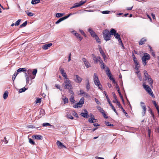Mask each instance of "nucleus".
I'll return each mask as SVG.
<instances>
[{
  "instance_id": "54",
  "label": "nucleus",
  "mask_w": 159,
  "mask_h": 159,
  "mask_svg": "<svg viewBox=\"0 0 159 159\" xmlns=\"http://www.w3.org/2000/svg\"><path fill=\"white\" fill-rule=\"evenodd\" d=\"M105 123L106 125L108 126H113V124H110V123L108 122H105Z\"/></svg>"
},
{
  "instance_id": "58",
  "label": "nucleus",
  "mask_w": 159,
  "mask_h": 159,
  "mask_svg": "<svg viewBox=\"0 0 159 159\" xmlns=\"http://www.w3.org/2000/svg\"><path fill=\"white\" fill-rule=\"evenodd\" d=\"M102 115H103V117L106 119H107L108 118V117L107 116L106 114L105 113V112L104 111L103 112V113H102Z\"/></svg>"
},
{
  "instance_id": "27",
  "label": "nucleus",
  "mask_w": 159,
  "mask_h": 159,
  "mask_svg": "<svg viewBox=\"0 0 159 159\" xmlns=\"http://www.w3.org/2000/svg\"><path fill=\"white\" fill-rule=\"evenodd\" d=\"M75 36L78 39H79L80 41H81L83 39V38L80 36V35L78 33H75Z\"/></svg>"
},
{
  "instance_id": "50",
  "label": "nucleus",
  "mask_w": 159,
  "mask_h": 159,
  "mask_svg": "<svg viewBox=\"0 0 159 159\" xmlns=\"http://www.w3.org/2000/svg\"><path fill=\"white\" fill-rule=\"evenodd\" d=\"M100 64H101V68L104 69L105 68V64L103 63V62L102 61V62L100 63Z\"/></svg>"
},
{
  "instance_id": "18",
  "label": "nucleus",
  "mask_w": 159,
  "mask_h": 159,
  "mask_svg": "<svg viewBox=\"0 0 159 159\" xmlns=\"http://www.w3.org/2000/svg\"><path fill=\"white\" fill-rule=\"evenodd\" d=\"M80 94L81 95H84V96H85L87 98H89L90 97L89 95L86 92L84 91L83 90H80Z\"/></svg>"
},
{
  "instance_id": "14",
  "label": "nucleus",
  "mask_w": 159,
  "mask_h": 159,
  "mask_svg": "<svg viewBox=\"0 0 159 159\" xmlns=\"http://www.w3.org/2000/svg\"><path fill=\"white\" fill-rule=\"evenodd\" d=\"M75 81L78 83H80L81 82L82 79L78 75H75Z\"/></svg>"
},
{
  "instance_id": "61",
  "label": "nucleus",
  "mask_w": 159,
  "mask_h": 159,
  "mask_svg": "<svg viewBox=\"0 0 159 159\" xmlns=\"http://www.w3.org/2000/svg\"><path fill=\"white\" fill-rule=\"evenodd\" d=\"M150 52H151V53L152 54V55L153 57H155V53H154V51L153 50H152V51H150Z\"/></svg>"
},
{
  "instance_id": "40",
  "label": "nucleus",
  "mask_w": 159,
  "mask_h": 159,
  "mask_svg": "<svg viewBox=\"0 0 159 159\" xmlns=\"http://www.w3.org/2000/svg\"><path fill=\"white\" fill-rule=\"evenodd\" d=\"M18 74V72H15L14 73L12 77V79L13 81H14L16 76Z\"/></svg>"
},
{
  "instance_id": "7",
  "label": "nucleus",
  "mask_w": 159,
  "mask_h": 159,
  "mask_svg": "<svg viewBox=\"0 0 159 159\" xmlns=\"http://www.w3.org/2000/svg\"><path fill=\"white\" fill-rule=\"evenodd\" d=\"M111 35H114L116 39H118L120 38V34L116 32V31L115 29L113 28L111 29Z\"/></svg>"
},
{
  "instance_id": "46",
  "label": "nucleus",
  "mask_w": 159,
  "mask_h": 159,
  "mask_svg": "<svg viewBox=\"0 0 159 159\" xmlns=\"http://www.w3.org/2000/svg\"><path fill=\"white\" fill-rule=\"evenodd\" d=\"M33 71L31 69H29L27 71V73L30 76V75H32V73Z\"/></svg>"
},
{
  "instance_id": "59",
  "label": "nucleus",
  "mask_w": 159,
  "mask_h": 159,
  "mask_svg": "<svg viewBox=\"0 0 159 159\" xmlns=\"http://www.w3.org/2000/svg\"><path fill=\"white\" fill-rule=\"evenodd\" d=\"M112 94L113 95L114 99H116V101L117 100V97H116L115 93L114 92L112 93Z\"/></svg>"
},
{
  "instance_id": "23",
  "label": "nucleus",
  "mask_w": 159,
  "mask_h": 159,
  "mask_svg": "<svg viewBox=\"0 0 159 159\" xmlns=\"http://www.w3.org/2000/svg\"><path fill=\"white\" fill-rule=\"evenodd\" d=\"M146 41V40L144 38L142 39L139 42V44L140 45H142Z\"/></svg>"
},
{
  "instance_id": "60",
  "label": "nucleus",
  "mask_w": 159,
  "mask_h": 159,
  "mask_svg": "<svg viewBox=\"0 0 159 159\" xmlns=\"http://www.w3.org/2000/svg\"><path fill=\"white\" fill-rule=\"evenodd\" d=\"M123 111V113L125 114V115L126 116H127L128 115L127 114V113H126V112L125 111V110L124 109L123 107H122L121 109Z\"/></svg>"
},
{
  "instance_id": "9",
  "label": "nucleus",
  "mask_w": 159,
  "mask_h": 159,
  "mask_svg": "<svg viewBox=\"0 0 159 159\" xmlns=\"http://www.w3.org/2000/svg\"><path fill=\"white\" fill-rule=\"evenodd\" d=\"M140 104L141 107L143 109V111L142 112V115L143 116H144L145 115L147 108L144 102H140Z\"/></svg>"
},
{
  "instance_id": "35",
  "label": "nucleus",
  "mask_w": 159,
  "mask_h": 159,
  "mask_svg": "<svg viewBox=\"0 0 159 159\" xmlns=\"http://www.w3.org/2000/svg\"><path fill=\"white\" fill-rule=\"evenodd\" d=\"M21 20L20 19L18 20L15 23V25L16 26H18L20 23Z\"/></svg>"
},
{
  "instance_id": "22",
  "label": "nucleus",
  "mask_w": 159,
  "mask_h": 159,
  "mask_svg": "<svg viewBox=\"0 0 159 159\" xmlns=\"http://www.w3.org/2000/svg\"><path fill=\"white\" fill-rule=\"evenodd\" d=\"M80 115L81 116H83L84 118H88L89 116L88 115V113H87L82 112L81 113Z\"/></svg>"
},
{
  "instance_id": "16",
  "label": "nucleus",
  "mask_w": 159,
  "mask_h": 159,
  "mask_svg": "<svg viewBox=\"0 0 159 159\" xmlns=\"http://www.w3.org/2000/svg\"><path fill=\"white\" fill-rule=\"evenodd\" d=\"M105 71L106 73V74L107 76L109 77V78L110 77H111L112 75L108 67H106Z\"/></svg>"
},
{
  "instance_id": "17",
  "label": "nucleus",
  "mask_w": 159,
  "mask_h": 159,
  "mask_svg": "<svg viewBox=\"0 0 159 159\" xmlns=\"http://www.w3.org/2000/svg\"><path fill=\"white\" fill-rule=\"evenodd\" d=\"M88 31L90 33L91 36L93 38L94 37V35H97V34H95V32L91 28H89L88 29Z\"/></svg>"
},
{
  "instance_id": "32",
  "label": "nucleus",
  "mask_w": 159,
  "mask_h": 159,
  "mask_svg": "<svg viewBox=\"0 0 159 159\" xmlns=\"http://www.w3.org/2000/svg\"><path fill=\"white\" fill-rule=\"evenodd\" d=\"M100 54H101V55L102 56L103 58L105 59V58H106V56L104 53V51H103V50H102V51H100Z\"/></svg>"
},
{
  "instance_id": "48",
  "label": "nucleus",
  "mask_w": 159,
  "mask_h": 159,
  "mask_svg": "<svg viewBox=\"0 0 159 159\" xmlns=\"http://www.w3.org/2000/svg\"><path fill=\"white\" fill-rule=\"evenodd\" d=\"M62 99L64 101V103L65 104L66 103H67L68 102V100L67 98H63Z\"/></svg>"
},
{
  "instance_id": "47",
  "label": "nucleus",
  "mask_w": 159,
  "mask_h": 159,
  "mask_svg": "<svg viewBox=\"0 0 159 159\" xmlns=\"http://www.w3.org/2000/svg\"><path fill=\"white\" fill-rule=\"evenodd\" d=\"M152 102H153V104L155 106V107L157 110V109H159V106L157 105L156 101H152Z\"/></svg>"
},
{
  "instance_id": "29",
  "label": "nucleus",
  "mask_w": 159,
  "mask_h": 159,
  "mask_svg": "<svg viewBox=\"0 0 159 159\" xmlns=\"http://www.w3.org/2000/svg\"><path fill=\"white\" fill-rule=\"evenodd\" d=\"M40 2V0H32L31 3L32 4H35Z\"/></svg>"
},
{
  "instance_id": "53",
  "label": "nucleus",
  "mask_w": 159,
  "mask_h": 159,
  "mask_svg": "<svg viewBox=\"0 0 159 159\" xmlns=\"http://www.w3.org/2000/svg\"><path fill=\"white\" fill-rule=\"evenodd\" d=\"M110 11H104L102 12V13L103 14H107L109 13Z\"/></svg>"
},
{
  "instance_id": "21",
  "label": "nucleus",
  "mask_w": 159,
  "mask_h": 159,
  "mask_svg": "<svg viewBox=\"0 0 159 159\" xmlns=\"http://www.w3.org/2000/svg\"><path fill=\"white\" fill-rule=\"evenodd\" d=\"M84 98H82L79 102H77V104H80V105H82L84 102Z\"/></svg>"
},
{
  "instance_id": "6",
  "label": "nucleus",
  "mask_w": 159,
  "mask_h": 159,
  "mask_svg": "<svg viewBox=\"0 0 159 159\" xmlns=\"http://www.w3.org/2000/svg\"><path fill=\"white\" fill-rule=\"evenodd\" d=\"M92 56L95 64H98V62H99V63L102 62V61L100 57H96L94 54H92Z\"/></svg>"
},
{
  "instance_id": "44",
  "label": "nucleus",
  "mask_w": 159,
  "mask_h": 159,
  "mask_svg": "<svg viewBox=\"0 0 159 159\" xmlns=\"http://www.w3.org/2000/svg\"><path fill=\"white\" fill-rule=\"evenodd\" d=\"M66 116L67 118L68 119H74V117L70 114H67Z\"/></svg>"
},
{
  "instance_id": "10",
  "label": "nucleus",
  "mask_w": 159,
  "mask_h": 159,
  "mask_svg": "<svg viewBox=\"0 0 159 159\" xmlns=\"http://www.w3.org/2000/svg\"><path fill=\"white\" fill-rule=\"evenodd\" d=\"M37 72V70L36 69H34L33 71L32 72L33 75H30L29 77L30 78L31 80L34 79L36 75Z\"/></svg>"
},
{
  "instance_id": "26",
  "label": "nucleus",
  "mask_w": 159,
  "mask_h": 159,
  "mask_svg": "<svg viewBox=\"0 0 159 159\" xmlns=\"http://www.w3.org/2000/svg\"><path fill=\"white\" fill-rule=\"evenodd\" d=\"M87 83L86 84V88L87 90V91H89V90L90 89V87L89 85V80L88 79L87 80Z\"/></svg>"
},
{
  "instance_id": "39",
  "label": "nucleus",
  "mask_w": 159,
  "mask_h": 159,
  "mask_svg": "<svg viewBox=\"0 0 159 159\" xmlns=\"http://www.w3.org/2000/svg\"><path fill=\"white\" fill-rule=\"evenodd\" d=\"M97 108L98 110L100 111V112L102 113H103L104 111L101 108V107L100 106H97Z\"/></svg>"
},
{
  "instance_id": "36",
  "label": "nucleus",
  "mask_w": 159,
  "mask_h": 159,
  "mask_svg": "<svg viewBox=\"0 0 159 159\" xmlns=\"http://www.w3.org/2000/svg\"><path fill=\"white\" fill-rule=\"evenodd\" d=\"M27 24V21H25L23 23L20 25V28H22L25 27Z\"/></svg>"
},
{
  "instance_id": "37",
  "label": "nucleus",
  "mask_w": 159,
  "mask_h": 159,
  "mask_svg": "<svg viewBox=\"0 0 159 159\" xmlns=\"http://www.w3.org/2000/svg\"><path fill=\"white\" fill-rule=\"evenodd\" d=\"M95 120L94 118H90L88 120V121L90 123H94L93 120Z\"/></svg>"
},
{
  "instance_id": "41",
  "label": "nucleus",
  "mask_w": 159,
  "mask_h": 159,
  "mask_svg": "<svg viewBox=\"0 0 159 159\" xmlns=\"http://www.w3.org/2000/svg\"><path fill=\"white\" fill-rule=\"evenodd\" d=\"M25 12L28 15V16H32L34 15V14H33L32 12H29L27 11H26Z\"/></svg>"
},
{
  "instance_id": "64",
  "label": "nucleus",
  "mask_w": 159,
  "mask_h": 159,
  "mask_svg": "<svg viewBox=\"0 0 159 159\" xmlns=\"http://www.w3.org/2000/svg\"><path fill=\"white\" fill-rule=\"evenodd\" d=\"M109 79L110 80H111L112 81V82L113 83H116L115 81L114 80V79L113 77H110Z\"/></svg>"
},
{
  "instance_id": "1",
  "label": "nucleus",
  "mask_w": 159,
  "mask_h": 159,
  "mask_svg": "<svg viewBox=\"0 0 159 159\" xmlns=\"http://www.w3.org/2000/svg\"><path fill=\"white\" fill-rule=\"evenodd\" d=\"M103 36L104 39L106 41H107L111 40V30L110 31L106 29L103 30L102 32Z\"/></svg>"
},
{
  "instance_id": "12",
  "label": "nucleus",
  "mask_w": 159,
  "mask_h": 159,
  "mask_svg": "<svg viewBox=\"0 0 159 159\" xmlns=\"http://www.w3.org/2000/svg\"><path fill=\"white\" fill-rule=\"evenodd\" d=\"M59 70L60 71L62 76L65 78V79H68L67 76L65 72L64 69L61 67L59 68Z\"/></svg>"
},
{
  "instance_id": "51",
  "label": "nucleus",
  "mask_w": 159,
  "mask_h": 159,
  "mask_svg": "<svg viewBox=\"0 0 159 159\" xmlns=\"http://www.w3.org/2000/svg\"><path fill=\"white\" fill-rule=\"evenodd\" d=\"M41 98H37L35 101V102H36V103H40L41 102Z\"/></svg>"
},
{
  "instance_id": "28",
  "label": "nucleus",
  "mask_w": 159,
  "mask_h": 159,
  "mask_svg": "<svg viewBox=\"0 0 159 159\" xmlns=\"http://www.w3.org/2000/svg\"><path fill=\"white\" fill-rule=\"evenodd\" d=\"M94 38H95L97 43H101L100 39H99V37H98L97 35H94Z\"/></svg>"
},
{
  "instance_id": "57",
  "label": "nucleus",
  "mask_w": 159,
  "mask_h": 159,
  "mask_svg": "<svg viewBox=\"0 0 159 159\" xmlns=\"http://www.w3.org/2000/svg\"><path fill=\"white\" fill-rule=\"evenodd\" d=\"M73 115L75 117L78 118V115L77 114V113L75 112V111H74L73 113Z\"/></svg>"
},
{
  "instance_id": "13",
  "label": "nucleus",
  "mask_w": 159,
  "mask_h": 159,
  "mask_svg": "<svg viewBox=\"0 0 159 159\" xmlns=\"http://www.w3.org/2000/svg\"><path fill=\"white\" fill-rule=\"evenodd\" d=\"M82 61L87 68H88L91 66L90 64L88 62L85 58H82Z\"/></svg>"
},
{
  "instance_id": "42",
  "label": "nucleus",
  "mask_w": 159,
  "mask_h": 159,
  "mask_svg": "<svg viewBox=\"0 0 159 159\" xmlns=\"http://www.w3.org/2000/svg\"><path fill=\"white\" fill-rule=\"evenodd\" d=\"M29 142L30 143L32 144L33 145H34L35 144V143L34 141L31 138H29Z\"/></svg>"
},
{
  "instance_id": "33",
  "label": "nucleus",
  "mask_w": 159,
  "mask_h": 159,
  "mask_svg": "<svg viewBox=\"0 0 159 159\" xmlns=\"http://www.w3.org/2000/svg\"><path fill=\"white\" fill-rule=\"evenodd\" d=\"M70 102L72 103L75 102V100L74 99V97L73 95H71L70 97Z\"/></svg>"
},
{
  "instance_id": "8",
  "label": "nucleus",
  "mask_w": 159,
  "mask_h": 159,
  "mask_svg": "<svg viewBox=\"0 0 159 159\" xmlns=\"http://www.w3.org/2000/svg\"><path fill=\"white\" fill-rule=\"evenodd\" d=\"M86 0H87L83 1L82 0L80 1L79 3H77L74 4V6L70 8V9H71L73 8L81 6L86 2Z\"/></svg>"
},
{
  "instance_id": "55",
  "label": "nucleus",
  "mask_w": 159,
  "mask_h": 159,
  "mask_svg": "<svg viewBox=\"0 0 159 159\" xmlns=\"http://www.w3.org/2000/svg\"><path fill=\"white\" fill-rule=\"evenodd\" d=\"M26 78V84H28L29 83V81H30V77L28 76Z\"/></svg>"
},
{
  "instance_id": "19",
  "label": "nucleus",
  "mask_w": 159,
  "mask_h": 159,
  "mask_svg": "<svg viewBox=\"0 0 159 159\" xmlns=\"http://www.w3.org/2000/svg\"><path fill=\"white\" fill-rule=\"evenodd\" d=\"M52 45V44L51 43L46 44L43 45L42 48L44 50H47Z\"/></svg>"
},
{
  "instance_id": "45",
  "label": "nucleus",
  "mask_w": 159,
  "mask_h": 159,
  "mask_svg": "<svg viewBox=\"0 0 159 159\" xmlns=\"http://www.w3.org/2000/svg\"><path fill=\"white\" fill-rule=\"evenodd\" d=\"M45 111L44 110L42 109L40 111V115L41 116H43L45 114Z\"/></svg>"
},
{
  "instance_id": "31",
  "label": "nucleus",
  "mask_w": 159,
  "mask_h": 159,
  "mask_svg": "<svg viewBox=\"0 0 159 159\" xmlns=\"http://www.w3.org/2000/svg\"><path fill=\"white\" fill-rule=\"evenodd\" d=\"M146 80H147L148 81V82H149V84L150 85L152 84L153 82V80L151 77H149V78H148V79H146Z\"/></svg>"
},
{
  "instance_id": "24",
  "label": "nucleus",
  "mask_w": 159,
  "mask_h": 159,
  "mask_svg": "<svg viewBox=\"0 0 159 159\" xmlns=\"http://www.w3.org/2000/svg\"><path fill=\"white\" fill-rule=\"evenodd\" d=\"M66 18L65 17H63L61 18H60L58 20H57L55 23L57 24H59V23L62 21L63 20L66 19Z\"/></svg>"
},
{
  "instance_id": "63",
  "label": "nucleus",
  "mask_w": 159,
  "mask_h": 159,
  "mask_svg": "<svg viewBox=\"0 0 159 159\" xmlns=\"http://www.w3.org/2000/svg\"><path fill=\"white\" fill-rule=\"evenodd\" d=\"M105 96L106 97V98L107 99V101L108 102H109V101H110V99H109L108 96H107V93H106V92H105Z\"/></svg>"
},
{
  "instance_id": "25",
  "label": "nucleus",
  "mask_w": 159,
  "mask_h": 159,
  "mask_svg": "<svg viewBox=\"0 0 159 159\" xmlns=\"http://www.w3.org/2000/svg\"><path fill=\"white\" fill-rule=\"evenodd\" d=\"M146 80L150 77L149 75L148 74L147 71L145 70L143 71Z\"/></svg>"
},
{
  "instance_id": "38",
  "label": "nucleus",
  "mask_w": 159,
  "mask_h": 159,
  "mask_svg": "<svg viewBox=\"0 0 159 159\" xmlns=\"http://www.w3.org/2000/svg\"><path fill=\"white\" fill-rule=\"evenodd\" d=\"M82 106V105H80V104H77V103L73 106V107L75 108H77L78 107H81Z\"/></svg>"
},
{
  "instance_id": "20",
  "label": "nucleus",
  "mask_w": 159,
  "mask_h": 159,
  "mask_svg": "<svg viewBox=\"0 0 159 159\" xmlns=\"http://www.w3.org/2000/svg\"><path fill=\"white\" fill-rule=\"evenodd\" d=\"M27 70H26V68H20L18 69L17 70V72H18V73H19V72H26V71Z\"/></svg>"
},
{
  "instance_id": "49",
  "label": "nucleus",
  "mask_w": 159,
  "mask_h": 159,
  "mask_svg": "<svg viewBox=\"0 0 159 159\" xmlns=\"http://www.w3.org/2000/svg\"><path fill=\"white\" fill-rule=\"evenodd\" d=\"M116 104L121 109L122 107H123L121 105L120 102L118 101V100L116 101Z\"/></svg>"
},
{
  "instance_id": "4",
  "label": "nucleus",
  "mask_w": 159,
  "mask_h": 159,
  "mask_svg": "<svg viewBox=\"0 0 159 159\" xmlns=\"http://www.w3.org/2000/svg\"><path fill=\"white\" fill-rule=\"evenodd\" d=\"M143 86L144 88L146 90V91L152 97H154V95L151 89L149 86L148 85H146L145 83H143Z\"/></svg>"
},
{
  "instance_id": "56",
  "label": "nucleus",
  "mask_w": 159,
  "mask_h": 159,
  "mask_svg": "<svg viewBox=\"0 0 159 159\" xmlns=\"http://www.w3.org/2000/svg\"><path fill=\"white\" fill-rule=\"evenodd\" d=\"M111 107V108L116 113L117 115H118V113H117V112L116 109H115V107H114L113 106H112Z\"/></svg>"
},
{
  "instance_id": "2",
  "label": "nucleus",
  "mask_w": 159,
  "mask_h": 159,
  "mask_svg": "<svg viewBox=\"0 0 159 159\" xmlns=\"http://www.w3.org/2000/svg\"><path fill=\"white\" fill-rule=\"evenodd\" d=\"M93 81L95 85L98 87V89L102 90V85L100 84L97 75L96 73L94 74Z\"/></svg>"
},
{
  "instance_id": "5",
  "label": "nucleus",
  "mask_w": 159,
  "mask_h": 159,
  "mask_svg": "<svg viewBox=\"0 0 159 159\" xmlns=\"http://www.w3.org/2000/svg\"><path fill=\"white\" fill-rule=\"evenodd\" d=\"M64 83L65 84V89H70L72 88V86L71 84L70 81L68 79L65 80Z\"/></svg>"
},
{
  "instance_id": "34",
  "label": "nucleus",
  "mask_w": 159,
  "mask_h": 159,
  "mask_svg": "<svg viewBox=\"0 0 159 159\" xmlns=\"http://www.w3.org/2000/svg\"><path fill=\"white\" fill-rule=\"evenodd\" d=\"M64 14H65L64 13H57L56 14V17L59 18L63 16Z\"/></svg>"
},
{
  "instance_id": "52",
  "label": "nucleus",
  "mask_w": 159,
  "mask_h": 159,
  "mask_svg": "<svg viewBox=\"0 0 159 159\" xmlns=\"http://www.w3.org/2000/svg\"><path fill=\"white\" fill-rule=\"evenodd\" d=\"M42 125L43 126H52L49 123H43L42 124Z\"/></svg>"
},
{
  "instance_id": "30",
  "label": "nucleus",
  "mask_w": 159,
  "mask_h": 159,
  "mask_svg": "<svg viewBox=\"0 0 159 159\" xmlns=\"http://www.w3.org/2000/svg\"><path fill=\"white\" fill-rule=\"evenodd\" d=\"M8 95V92L7 91H5L3 95V98L4 99H6L7 98Z\"/></svg>"
},
{
  "instance_id": "11",
  "label": "nucleus",
  "mask_w": 159,
  "mask_h": 159,
  "mask_svg": "<svg viewBox=\"0 0 159 159\" xmlns=\"http://www.w3.org/2000/svg\"><path fill=\"white\" fill-rule=\"evenodd\" d=\"M32 138L34 139L42 140L43 136L40 135H34L32 136Z\"/></svg>"
},
{
  "instance_id": "43",
  "label": "nucleus",
  "mask_w": 159,
  "mask_h": 159,
  "mask_svg": "<svg viewBox=\"0 0 159 159\" xmlns=\"http://www.w3.org/2000/svg\"><path fill=\"white\" fill-rule=\"evenodd\" d=\"M26 90V89L24 87L22 89H20L19 90V92L20 93H21L25 92Z\"/></svg>"
},
{
  "instance_id": "15",
  "label": "nucleus",
  "mask_w": 159,
  "mask_h": 159,
  "mask_svg": "<svg viewBox=\"0 0 159 159\" xmlns=\"http://www.w3.org/2000/svg\"><path fill=\"white\" fill-rule=\"evenodd\" d=\"M57 144L60 148H66V147L62 143L59 141H57Z\"/></svg>"
},
{
  "instance_id": "62",
  "label": "nucleus",
  "mask_w": 159,
  "mask_h": 159,
  "mask_svg": "<svg viewBox=\"0 0 159 159\" xmlns=\"http://www.w3.org/2000/svg\"><path fill=\"white\" fill-rule=\"evenodd\" d=\"M151 114L152 116V117H153V119L154 120L155 119V116H154V114L153 112H152V111H151Z\"/></svg>"
},
{
  "instance_id": "3",
  "label": "nucleus",
  "mask_w": 159,
  "mask_h": 159,
  "mask_svg": "<svg viewBox=\"0 0 159 159\" xmlns=\"http://www.w3.org/2000/svg\"><path fill=\"white\" fill-rule=\"evenodd\" d=\"M150 58V56L149 54L146 52L143 53V56L142 58V60L144 66H145L147 65L146 61L149 60Z\"/></svg>"
}]
</instances>
